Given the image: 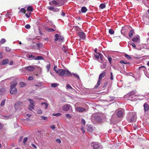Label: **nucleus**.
I'll use <instances>...</instances> for the list:
<instances>
[{
	"label": "nucleus",
	"instance_id": "49",
	"mask_svg": "<svg viewBox=\"0 0 149 149\" xmlns=\"http://www.w3.org/2000/svg\"><path fill=\"white\" fill-rule=\"evenodd\" d=\"M33 79V77L32 76H29L28 78V80H32Z\"/></svg>",
	"mask_w": 149,
	"mask_h": 149
},
{
	"label": "nucleus",
	"instance_id": "61",
	"mask_svg": "<svg viewBox=\"0 0 149 149\" xmlns=\"http://www.w3.org/2000/svg\"><path fill=\"white\" fill-rule=\"evenodd\" d=\"M95 57L97 59H98L100 58V56L99 55H97V54L95 55Z\"/></svg>",
	"mask_w": 149,
	"mask_h": 149
},
{
	"label": "nucleus",
	"instance_id": "1",
	"mask_svg": "<svg viewBox=\"0 0 149 149\" xmlns=\"http://www.w3.org/2000/svg\"><path fill=\"white\" fill-rule=\"evenodd\" d=\"M58 75L61 77H71L72 74L68 70L64 69H60L58 71Z\"/></svg>",
	"mask_w": 149,
	"mask_h": 149
},
{
	"label": "nucleus",
	"instance_id": "20",
	"mask_svg": "<svg viewBox=\"0 0 149 149\" xmlns=\"http://www.w3.org/2000/svg\"><path fill=\"white\" fill-rule=\"evenodd\" d=\"M99 7L101 9H103L106 7V5L104 3H102L100 5Z\"/></svg>",
	"mask_w": 149,
	"mask_h": 149
},
{
	"label": "nucleus",
	"instance_id": "44",
	"mask_svg": "<svg viewBox=\"0 0 149 149\" xmlns=\"http://www.w3.org/2000/svg\"><path fill=\"white\" fill-rule=\"evenodd\" d=\"M42 84L40 83H39L38 84H35V86L36 87H42Z\"/></svg>",
	"mask_w": 149,
	"mask_h": 149
},
{
	"label": "nucleus",
	"instance_id": "43",
	"mask_svg": "<svg viewBox=\"0 0 149 149\" xmlns=\"http://www.w3.org/2000/svg\"><path fill=\"white\" fill-rule=\"evenodd\" d=\"M29 58H34L35 57V56H33V55L32 54L31 55H29L27 57Z\"/></svg>",
	"mask_w": 149,
	"mask_h": 149
},
{
	"label": "nucleus",
	"instance_id": "29",
	"mask_svg": "<svg viewBox=\"0 0 149 149\" xmlns=\"http://www.w3.org/2000/svg\"><path fill=\"white\" fill-rule=\"evenodd\" d=\"M36 45L38 48H40L42 47L43 44L42 43H38Z\"/></svg>",
	"mask_w": 149,
	"mask_h": 149
},
{
	"label": "nucleus",
	"instance_id": "17",
	"mask_svg": "<svg viewBox=\"0 0 149 149\" xmlns=\"http://www.w3.org/2000/svg\"><path fill=\"white\" fill-rule=\"evenodd\" d=\"M5 90L4 88H1L0 89V95L4 94L5 92Z\"/></svg>",
	"mask_w": 149,
	"mask_h": 149
},
{
	"label": "nucleus",
	"instance_id": "13",
	"mask_svg": "<svg viewBox=\"0 0 149 149\" xmlns=\"http://www.w3.org/2000/svg\"><path fill=\"white\" fill-rule=\"evenodd\" d=\"M8 62L9 60L8 59H5L2 61L1 65H6L8 63Z\"/></svg>",
	"mask_w": 149,
	"mask_h": 149
},
{
	"label": "nucleus",
	"instance_id": "62",
	"mask_svg": "<svg viewBox=\"0 0 149 149\" xmlns=\"http://www.w3.org/2000/svg\"><path fill=\"white\" fill-rule=\"evenodd\" d=\"M31 146L33 147L34 148H37V147H36V146L34 144L32 143L31 144Z\"/></svg>",
	"mask_w": 149,
	"mask_h": 149
},
{
	"label": "nucleus",
	"instance_id": "63",
	"mask_svg": "<svg viewBox=\"0 0 149 149\" xmlns=\"http://www.w3.org/2000/svg\"><path fill=\"white\" fill-rule=\"evenodd\" d=\"M10 14L9 13H7L6 14V17H8V16L10 15Z\"/></svg>",
	"mask_w": 149,
	"mask_h": 149
},
{
	"label": "nucleus",
	"instance_id": "59",
	"mask_svg": "<svg viewBox=\"0 0 149 149\" xmlns=\"http://www.w3.org/2000/svg\"><path fill=\"white\" fill-rule=\"evenodd\" d=\"M50 128L53 129H55V127L54 125H52L50 126Z\"/></svg>",
	"mask_w": 149,
	"mask_h": 149
},
{
	"label": "nucleus",
	"instance_id": "25",
	"mask_svg": "<svg viewBox=\"0 0 149 149\" xmlns=\"http://www.w3.org/2000/svg\"><path fill=\"white\" fill-rule=\"evenodd\" d=\"M20 86L21 87H23L25 86L26 85V84L23 82H22L19 83Z\"/></svg>",
	"mask_w": 149,
	"mask_h": 149
},
{
	"label": "nucleus",
	"instance_id": "53",
	"mask_svg": "<svg viewBox=\"0 0 149 149\" xmlns=\"http://www.w3.org/2000/svg\"><path fill=\"white\" fill-rule=\"evenodd\" d=\"M6 50L8 52H10L11 51V49L8 47H6Z\"/></svg>",
	"mask_w": 149,
	"mask_h": 149
},
{
	"label": "nucleus",
	"instance_id": "23",
	"mask_svg": "<svg viewBox=\"0 0 149 149\" xmlns=\"http://www.w3.org/2000/svg\"><path fill=\"white\" fill-rule=\"evenodd\" d=\"M59 85V84L57 83H54L52 84H51V86L52 87L55 88L56 87Z\"/></svg>",
	"mask_w": 149,
	"mask_h": 149
},
{
	"label": "nucleus",
	"instance_id": "16",
	"mask_svg": "<svg viewBox=\"0 0 149 149\" xmlns=\"http://www.w3.org/2000/svg\"><path fill=\"white\" fill-rule=\"evenodd\" d=\"M134 33V30L132 29L131 30L129 33V37L131 38L132 37Z\"/></svg>",
	"mask_w": 149,
	"mask_h": 149
},
{
	"label": "nucleus",
	"instance_id": "56",
	"mask_svg": "<svg viewBox=\"0 0 149 149\" xmlns=\"http://www.w3.org/2000/svg\"><path fill=\"white\" fill-rule=\"evenodd\" d=\"M59 11V9L57 8H54L53 11L58 12Z\"/></svg>",
	"mask_w": 149,
	"mask_h": 149
},
{
	"label": "nucleus",
	"instance_id": "52",
	"mask_svg": "<svg viewBox=\"0 0 149 149\" xmlns=\"http://www.w3.org/2000/svg\"><path fill=\"white\" fill-rule=\"evenodd\" d=\"M38 113L39 114H41L42 113V111L40 109H38L37 111Z\"/></svg>",
	"mask_w": 149,
	"mask_h": 149
},
{
	"label": "nucleus",
	"instance_id": "33",
	"mask_svg": "<svg viewBox=\"0 0 149 149\" xmlns=\"http://www.w3.org/2000/svg\"><path fill=\"white\" fill-rule=\"evenodd\" d=\"M5 101H6V99H4L3 100H2L1 101V103L0 104V106H3V105H4L5 104Z\"/></svg>",
	"mask_w": 149,
	"mask_h": 149
},
{
	"label": "nucleus",
	"instance_id": "7",
	"mask_svg": "<svg viewBox=\"0 0 149 149\" xmlns=\"http://www.w3.org/2000/svg\"><path fill=\"white\" fill-rule=\"evenodd\" d=\"M78 35L82 40L85 39L86 36L85 33L83 32H79L78 33Z\"/></svg>",
	"mask_w": 149,
	"mask_h": 149
},
{
	"label": "nucleus",
	"instance_id": "22",
	"mask_svg": "<svg viewBox=\"0 0 149 149\" xmlns=\"http://www.w3.org/2000/svg\"><path fill=\"white\" fill-rule=\"evenodd\" d=\"M81 11L82 13H85L87 11V8L83 6L81 8Z\"/></svg>",
	"mask_w": 149,
	"mask_h": 149
},
{
	"label": "nucleus",
	"instance_id": "55",
	"mask_svg": "<svg viewBox=\"0 0 149 149\" xmlns=\"http://www.w3.org/2000/svg\"><path fill=\"white\" fill-rule=\"evenodd\" d=\"M73 74L74 76H76L77 78L78 79H80L79 76L77 74H75L73 73Z\"/></svg>",
	"mask_w": 149,
	"mask_h": 149
},
{
	"label": "nucleus",
	"instance_id": "9",
	"mask_svg": "<svg viewBox=\"0 0 149 149\" xmlns=\"http://www.w3.org/2000/svg\"><path fill=\"white\" fill-rule=\"evenodd\" d=\"M77 111L79 112H82L86 111V109L82 107H77L76 108Z\"/></svg>",
	"mask_w": 149,
	"mask_h": 149
},
{
	"label": "nucleus",
	"instance_id": "39",
	"mask_svg": "<svg viewBox=\"0 0 149 149\" xmlns=\"http://www.w3.org/2000/svg\"><path fill=\"white\" fill-rule=\"evenodd\" d=\"M47 31L49 32H52L54 31L55 30L52 28H48L47 29Z\"/></svg>",
	"mask_w": 149,
	"mask_h": 149
},
{
	"label": "nucleus",
	"instance_id": "57",
	"mask_svg": "<svg viewBox=\"0 0 149 149\" xmlns=\"http://www.w3.org/2000/svg\"><path fill=\"white\" fill-rule=\"evenodd\" d=\"M27 137H25L24 139L23 140V143H25L27 141Z\"/></svg>",
	"mask_w": 149,
	"mask_h": 149
},
{
	"label": "nucleus",
	"instance_id": "8",
	"mask_svg": "<svg viewBox=\"0 0 149 149\" xmlns=\"http://www.w3.org/2000/svg\"><path fill=\"white\" fill-rule=\"evenodd\" d=\"M25 68L27 70L30 71H32L34 70L35 68L33 66L31 65L26 67Z\"/></svg>",
	"mask_w": 149,
	"mask_h": 149
},
{
	"label": "nucleus",
	"instance_id": "19",
	"mask_svg": "<svg viewBox=\"0 0 149 149\" xmlns=\"http://www.w3.org/2000/svg\"><path fill=\"white\" fill-rule=\"evenodd\" d=\"M62 49L64 52L66 53H67L68 52V48L66 47L63 46L62 48Z\"/></svg>",
	"mask_w": 149,
	"mask_h": 149
},
{
	"label": "nucleus",
	"instance_id": "48",
	"mask_svg": "<svg viewBox=\"0 0 149 149\" xmlns=\"http://www.w3.org/2000/svg\"><path fill=\"white\" fill-rule=\"evenodd\" d=\"M66 87L68 89H72V87L69 84H68L66 86Z\"/></svg>",
	"mask_w": 149,
	"mask_h": 149
},
{
	"label": "nucleus",
	"instance_id": "50",
	"mask_svg": "<svg viewBox=\"0 0 149 149\" xmlns=\"http://www.w3.org/2000/svg\"><path fill=\"white\" fill-rule=\"evenodd\" d=\"M25 27V28L26 29H29L31 27V26L30 25L28 24L26 25Z\"/></svg>",
	"mask_w": 149,
	"mask_h": 149
},
{
	"label": "nucleus",
	"instance_id": "24",
	"mask_svg": "<svg viewBox=\"0 0 149 149\" xmlns=\"http://www.w3.org/2000/svg\"><path fill=\"white\" fill-rule=\"evenodd\" d=\"M43 58L41 56H38L36 57L35 58V60H43Z\"/></svg>",
	"mask_w": 149,
	"mask_h": 149
},
{
	"label": "nucleus",
	"instance_id": "5",
	"mask_svg": "<svg viewBox=\"0 0 149 149\" xmlns=\"http://www.w3.org/2000/svg\"><path fill=\"white\" fill-rule=\"evenodd\" d=\"M91 145L94 149H98L100 148L99 144L97 143L92 142Z\"/></svg>",
	"mask_w": 149,
	"mask_h": 149
},
{
	"label": "nucleus",
	"instance_id": "4",
	"mask_svg": "<svg viewBox=\"0 0 149 149\" xmlns=\"http://www.w3.org/2000/svg\"><path fill=\"white\" fill-rule=\"evenodd\" d=\"M22 103L21 102H18L15 104L14 106V107L16 109H20L22 106Z\"/></svg>",
	"mask_w": 149,
	"mask_h": 149
},
{
	"label": "nucleus",
	"instance_id": "18",
	"mask_svg": "<svg viewBox=\"0 0 149 149\" xmlns=\"http://www.w3.org/2000/svg\"><path fill=\"white\" fill-rule=\"evenodd\" d=\"M101 80H100L99 79H98L97 84L95 86L94 88H98V87L101 84Z\"/></svg>",
	"mask_w": 149,
	"mask_h": 149
},
{
	"label": "nucleus",
	"instance_id": "15",
	"mask_svg": "<svg viewBox=\"0 0 149 149\" xmlns=\"http://www.w3.org/2000/svg\"><path fill=\"white\" fill-rule=\"evenodd\" d=\"M144 109L145 111H147L149 109V106L147 104L145 103L144 104Z\"/></svg>",
	"mask_w": 149,
	"mask_h": 149
},
{
	"label": "nucleus",
	"instance_id": "27",
	"mask_svg": "<svg viewBox=\"0 0 149 149\" xmlns=\"http://www.w3.org/2000/svg\"><path fill=\"white\" fill-rule=\"evenodd\" d=\"M96 119L98 122L100 123L102 121V119L100 117H97L96 118Z\"/></svg>",
	"mask_w": 149,
	"mask_h": 149
},
{
	"label": "nucleus",
	"instance_id": "45",
	"mask_svg": "<svg viewBox=\"0 0 149 149\" xmlns=\"http://www.w3.org/2000/svg\"><path fill=\"white\" fill-rule=\"evenodd\" d=\"M41 117L42 120H47V117L44 116H41Z\"/></svg>",
	"mask_w": 149,
	"mask_h": 149
},
{
	"label": "nucleus",
	"instance_id": "6",
	"mask_svg": "<svg viewBox=\"0 0 149 149\" xmlns=\"http://www.w3.org/2000/svg\"><path fill=\"white\" fill-rule=\"evenodd\" d=\"M70 106L69 104H65L63 106L62 109L64 111H68L69 110Z\"/></svg>",
	"mask_w": 149,
	"mask_h": 149
},
{
	"label": "nucleus",
	"instance_id": "60",
	"mask_svg": "<svg viewBox=\"0 0 149 149\" xmlns=\"http://www.w3.org/2000/svg\"><path fill=\"white\" fill-rule=\"evenodd\" d=\"M130 44L134 47L135 48L136 47L135 45L133 43H132Z\"/></svg>",
	"mask_w": 149,
	"mask_h": 149
},
{
	"label": "nucleus",
	"instance_id": "32",
	"mask_svg": "<svg viewBox=\"0 0 149 149\" xmlns=\"http://www.w3.org/2000/svg\"><path fill=\"white\" fill-rule=\"evenodd\" d=\"M6 42V40L4 38L1 39L0 40V43L1 44H3L5 43Z\"/></svg>",
	"mask_w": 149,
	"mask_h": 149
},
{
	"label": "nucleus",
	"instance_id": "46",
	"mask_svg": "<svg viewBox=\"0 0 149 149\" xmlns=\"http://www.w3.org/2000/svg\"><path fill=\"white\" fill-rule=\"evenodd\" d=\"M145 67L144 66H142L140 67L139 68V70H144L145 68Z\"/></svg>",
	"mask_w": 149,
	"mask_h": 149
},
{
	"label": "nucleus",
	"instance_id": "47",
	"mask_svg": "<svg viewBox=\"0 0 149 149\" xmlns=\"http://www.w3.org/2000/svg\"><path fill=\"white\" fill-rule=\"evenodd\" d=\"M110 74H111V75L110 77V79L111 80H113V73L112 72H111Z\"/></svg>",
	"mask_w": 149,
	"mask_h": 149
},
{
	"label": "nucleus",
	"instance_id": "11",
	"mask_svg": "<svg viewBox=\"0 0 149 149\" xmlns=\"http://www.w3.org/2000/svg\"><path fill=\"white\" fill-rule=\"evenodd\" d=\"M106 74V73L104 71H103L102 73H101L99 77L100 80H101L103 78Z\"/></svg>",
	"mask_w": 149,
	"mask_h": 149
},
{
	"label": "nucleus",
	"instance_id": "51",
	"mask_svg": "<svg viewBox=\"0 0 149 149\" xmlns=\"http://www.w3.org/2000/svg\"><path fill=\"white\" fill-rule=\"evenodd\" d=\"M54 7H52V6H49L48 7V8L51 10H52V11H53L54 10Z\"/></svg>",
	"mask_w": 149,
	"mask_h": 149
},
{
	"label": "nucleus",
	"instance_id": "42",
	"mask_svg": "<svg viewBox=\"0 0 149 149\" xmlns=\"http://www.w3.org/2000/svg\"><path fill=\"white\" fill-rule=\"evenodd\" d=\"M41 104L42 105L44 104L45 107V109H47V108L48 106V104L47 103H46V102H42Z\"/></svg>",
	"mask_w": 149,
	"mask_h": 149
},
{
	"label": "nucleus",
	"instance_id": "37",
	"mask_svg": "<svg viewBox=\"0 0 149 149\" xmlns=\"http://www.w3.org/2000/svg\"><path fill=\"white\" fill-rule=\"evenodd\" d=\"M65 117L68 119H70L72 118V116L68 114H65Z\"/></svg>",
	"mask_w": 149,
	"mask_h": 149
},
{
	"label": "nucleus",
	"instance_id": "21",
	"mask_svg": "<svg viewBox=\"0 0 149 149\" xmlns=\"http://www.w3.org/2000/svg\"><path fill=\"white\" fill-rule=\"evenodd\" d=\"M139 40V38L138 37V36H137L136 37L133 38L132 39V41L134 42H137Z\"/></svg>",
	"mask_w": 149,
	"mask_h": 149
},
{
	"label": "nucleus",
	"instance_id": "40",
	"mask_svg": "<svg viewBox=\"0 0 149 149\" xmlns=\"http://www.w3.org/2000/svg\"><path fill=\"white\" fill-rule=\"evenodd\" d=\"M114 31L112 29H110L109 30V33L111 34H113L114 33Z\"/></svg>",
	"mask_w": 149,
	"mask_h": 149
},
{
	"label": "nucleus",
	"instance_id": "35",
	"mask_svg": "<svg viewBox=\"0 0 149 149\" xmlns=\"http://www.w3.org/2000/svg\"><path fill=\"white\" fill-rule=\"evenodd\" d=\"M125 57L128 60H130L132 59V57H130L128 55L125 54Z\"/></svg>",
	"mask_w": 149,
	"mask_h": 149
},
{
	"label": "nucleus",
	"instance_id": "30",
	"mask_svg": "<svg viewBox=\"0 0 149 149\" xmlns=\"http://www.w3.org/2000/svg\"><path fill=\"white\" fill-rule=\"evenodd\" d=\"M98 54L100 57L101 60L103 62L104 61V60H103V55L101 53H98Z\"/></svg>",
	"mask_w": 149,
	"mask_h": 149
},
{
	"label": "nucleus",
	"instance_id": "36",
	"mask_svg": "<svg viewBox=\"0 0 149 149\" xmlns=\"http://www.w3.org/2000/svg\"><path fill=\"white\" fill-rule=\"evenodd\" d=\"M33 8L31 6H28L27 7V10L28 11H32L33 10Z\"/></svg>",
	"mask_w": 149,
	"mask_h": 149
},
{
	"label": "nucleus",
	"instance_id": "14",
	"mask_svg": "<svg viewBox=\"0 0 149 149\" xmlns=\"http://www.w3.org/2000/svg\"><path fill=\"white\" fill-rule=\"evenodd\" d=\"M136 120V116L135 115H133L131 118L130 121V122H135Z\"/></svg>",
	"mask_w": 149,
	"mask_h": 149
},
{
	"label": "nucleus",
	"instance_id": "28",
	"mask_svg": "<svg viewBox=\"0 0 149 149\" xmlns=\"http://www.w3.org/2000/svg\"><path fill=\"white\" fill-rule=\"evenodd\" d=\"M53 116H61L62 115V114L61 113H53L52 114Z\"/></svg>",
	"mask_w": 149,
	"mask_h": 149
},
{
	"label": "nucleus",
	"instance_id": "41",
	"mask_svg": "<svg viewBox=\"0 0 149 149\" xmlns=\"http://www.w3.org/2000/svg\"><path fill=\"white\" fill-rule=\"evenodd\" d=\"M120 63H124L125 64H130V63L129 62H126L123 60H122L120 61Z\"/></svg>",
	"mask_w": 149,
	"mask_h": 149
},
{
	"label": "nucleus",
	"instance_id": "38",
	"mask_svg": "<svg viewBox=\"0 0 149 149\" xmlns=\"http://www.w3.org/2000/svg\"><path fill=\"white\" fill-rule=\"evenodd\" d=\"M64 38L63 36H60L59 37V40L60 42H63L64 40Z\"/></svg>",
	"mask_w": 149,
	"mask_h": 149
},
{
	"label": "nucleus",
	"instance_id": "10",
	"mask_svg": "<svg viewBox=\"0 0 149 149\" xmlns=\"http://www.w3.org/2000/svg\"><path fill=\"white\" fill-rule=\"evenodd\" d=\"M116 114L118 117H121L123 116V113L122 111L120 110L117 111Z\"/></svg>",
	"mask_w": 149,
	"mask_h": 149
},
{
	"label": "nucleus",
	"instance_id": "64",
	"mask_svg": "<svg viewBox=\"0 0 149 149\" xmlns=\"http://www.w3.org/2000/svg\"><path fill=\"white\" fill-rule=\"evenodd\" d=\"M47 68L48 70L50 68V65L49 64L47 65L46 67Z\"/></svg>",
	"mask_w": 149,
	"mask_h": 149
},
{
	"label": "nucleus",
	"instance_id": "12",
	"mask_svg": "<svg viewBox=\"0 0 149 149\" xmlns=\"http://www.w3.org/2000/svg\"><path fill=\"white\" fill-rule=\"evenodd\" d=\"M34 108V105L33 102H30L29 107V109L31 111Z\"/></svg>",
	"mask_w": 149,
	"mask_h": 149
},
{
	"label": "nucleus",
	"instance_id": "26",
	"mask_svg": "<svg viewBox=\"0 0 149 149\" xmlns=\"http://www.w3.org/2000/svg\"><path fill=\"white\" fill-rule=\"evenodd\" d=\"M55 38L54 39V40L55 41H57L59 39V35L58 34L56 33L55 34Z\"/></svg>",
	"mask_w": 149,
	"mask_h": 149
},
{
	"label": "nucleus",
	"instance_id": "34",
	"mask_svg": "<svg viewBox=\"0 0 149 149\" xmlns=\"http://www.w3.org/2000/svg\"><path fill=\"white\" fill-rule=\"evenodd\" d=\"M21 12L22 13H24V14L26 12V10L24 8H22L20 10V11L19 12Z\"/></svg>",
	"mask_w": 149,
	"mask_h": 149
},
{
	"label": "nucleus",
	"instance_id": "2",
	"mask_svg": "<svg viewBox=\"0 0 149 149\" xmlns=\"http://www.w3.org/2000/svg\"><path fill=\"white\" fill-rule=\"evenodd\" d=\"M65 3L63 0H53L49 2V4L51 6L54 5L59 6L63 5Z\"/></svg>",
	"mask_w": 149,
	"mask_h": 149
},
{
	"label": "nucleus",
	"instance_id": "54",
	"mask_svg": "<svg viewBox=\"0 0 149 149\" xmlns=\"http://www.w3.org/2000/svg\"><path fill=\"white\" fill-rule=\"evenodd\" d=\"M108 59L110 64H111V61L112 60V58L111 57H108Z\"/></svg>",
	"mask_w": 149,
	"mask_h": 149
},
{
	"label": "nucleus",
	"instance_id": "3",
	"mask_svg": "<svg viewBox=\"0 0 149 149\" xmlns=\"http://www.w3.org/2000/svg\"><path fill=\"white\" fill-rule=\"evenodd\" d=\"M17 83L16 81H13V84L10 86V93L11 94H16L17 93V89L15 86L17 85Z\"/></svg>",
	"mask_w": 149,
	"mask_h": 149
},
{
	"label": "nucleus",
	"instance_id": "58",
	"mask_svg": "<svg viewBox=\"0 0 149 149\" xmlns=\"http://www.w3.org/2000/svg\"><path fill=\"white\" fill-rule=\"evenodd\" d=\"M81 123L82 124H83L84 125H85L86 123V121L85 120H84L83 119H82L81 120Z\"/></svg>",
	"mask_w": 149,
	"mask_h": 149
},
{
	"label": "nucleus",
	"instance_id": "31",
	"mask_svg": "<svg viewBox=\"0 0 149 149\" xmlns=\"http://www.w3.org/2000/svg\"><path fill=\"white\" fill-rule=\"evenodd\" d=\"M57 68V66H55L54 67V70L55 71L56 73L58 74V73L57 72L59 71V70H60V69H58V70H56V69Z\"/></svg>",
	"mask_w": 149,
	"mask_h": 149
}]
</instances>
